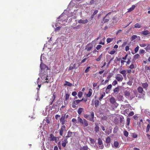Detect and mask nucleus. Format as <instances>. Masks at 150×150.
I'll return each instance as SVG.
<instances>
[{
  "mask_svg": "<svg viewBox=\"0 0 150 150\" xmlns=\"http://www.w3.org/2000/svg\"><path fill=\"white\" fill-rule=\"evenodd\" d=\"M78 122L81 124L83 125L85 127L88 126V121L85 119H82L80 117H78Z\"/></svg>",
  "mask_w": 150,
  "mask_h": 150,
  "instance_id": "1",
  "label": "nucleus"
},
{
  "mask_svg": "<svg viewBox=\"0 0 150 150\" xmlns=\"http://www.w3.org/2000/svg\"><path fill=\"white\" fill-rule=\"evenodd\" d=\"M126 98L129 99H132L134 97V95L130 94V92L129 91H125L124 92Z\"/></svg>",
  "mask_w": 150,
  "mask_h": 150,
  "instance_id": "2",
  "label": "nucleus"
},
{
  "mask_svg": "<svg viewBox=\"0 0 150 150\" xmlns=\"http://www.w3.org/2000/svg\"><path fill=\"white\" fill-rule=\"evenodd\" d=\"M139 93L142 94L140 96V98H142L143 97V96L145 94V92L143 91V88L141 86H139L137 89Z\"/></svg>",
  "mask_w": 150,
  "mask_h": 150,
  "instance_id": "3",
  "label": "nucleus"
},
{
  "mask_svg": "<svg viewBox=\"0 0 150 150\" xmlns=\"http://www.w3.org/2000/svg\"><path fill=\"white\" fill-rule=\"evenodd\" d=\"M60 120L61 124L62 125H64L65 122L67 121L65 120V114H63L62 115Z\"/></svg>",
  "mask_w": 150,
  "mask_h": 150,
  "instance_id": "4",
  "label": "nucleus"
},
{
  "mask_svg": "<svg viewBox=\"0 0 150 150\" xmlns=\"http://www.w3.org/2000/svg\"><path fill=\"white\" fill-rule=\"evenodd\" d=\"M115 78L118 81H122L123 79L122 76L120 74H117L115 76Z\"/></svg>",
  "mask_w": 150,
  "mask_h": 150,
  "instance_id": "5",
  "label": "nucleus"
},
{
  "mask_svg": "<svg viewBox=\"0 0 150 150\" xmlns=\"http://www.w3.org/2000/svg\"><path fill=\"white\" fill-rule=\"evenodd\" d=\"M66 127L64 125H62L61 129L59 130V133L60 136H62L63 135V132L64 131H66Z\"/></svg>",
  "mask_w": 150,
  "mask_h": 150,
  "instance_id": "6",
  "label": "nucleus"
},
{
  "mask_svg": "<svg viewBox=\"0 0 150 150\" xmlns=\"http://www.w3.org/2000/svg\"><path fill=\"white\" fill-rule=\"evenodd\" d=\"M99 148L101 149H103L104 147L103 144V143L102 140L100 138H99L98 139V143Z\"/></svg>",
  "mask_w": 150,
  "mask_h": 150,
  "instance_id": "7",
  "label": "nucleus"
},
{
  "mask_svg": "<svg viewBox=\"0 0 150 150\" xmlns=\"http://www.w3.org/2000/svg\"><path fill=\"white\" fill-rule=\"evenodd\" d=\"M80 102L79 100H74L72 103V107L75 108L76 107V105H77Z\"/></svg>",
  "mask_w": 150,
  "mask_h": 150,
  "instance_id": "8",
  "label": "nucleus"
},
{
  "mask_svg": "<svg viewBox=\"0 0 150 150\" xmlns=\"http://www.w3.org/2000/svg\"><path fill=\"white\" fill-rule=\"evenodd\" d=\"M49 139L50 141H55L57 142V137L54 136L52 134H50V137H49Z\"/></svg>",
  "mask_w": 150,
  "mask_h": 150,
  "instance_id": "9",
  "label": "nucleus"
},
{
  "mask_svg": "<svg viewBox=\"0 0 150 150\" xmlns=\"http://www.w3.org/2000/svg\"><path fill=\"white\" fill-rule=\"evenodd\" d=\"M110 102L112 104H115V105L116 107L118 106V104L116 102L115 98L113 97H111L110 99Z\"/></svg>",
  "mask_w": 150,
  "mask_h": 150,
  "instance_id": "10",
  "label": "nucleus"
},
{
  "mask_svg": "<svg viewBox=\"0 0 150 150\" xmlns=\"http://www.w3.org/2000/svg\"><path fill=\"white\" fill-rule=\"evenodd\" d=\"M88 116L87 120L91 121H93L94 117L93 112H92L91 114L89 115Z\"/></svg>",
  "mask_w": 150,
  "mask_h": 150,
  "instance_id": "11",
  "label": "nucleus"
},
{
  "mask_svg": "<svg viewBox=\"0 0 150 150\" xmlns=\"http://www.w3.org/2000/svg\"><path fill=\"white\" fill-rule=\"evenodd\" d=\"M111 12H110L108 14H107L106 16L103 18V21H102V22L103 23H104L106 22H107L109 21V19H105L106 17L108 15L111 14Z\"/></svg>",
  "mask_w": 150,
  "mask_h": 150,
  "instance_id": "12",
  "label": "nucleus"
},
{
  "mask_svg": "<svg viewBox=\"0 0 150 150\" xmlns=\"http://www.w3.org/2000/svg\"><path fill=\"white\" fill-rule=\"evenodd\" d=\"M76 133V132H72L70 131H69L68 132L67 136L66 137V139H67L68 138L71 137L73 134L75 135Z\"/></svg>",
  "mask_w": 150,
  "mask_h": 150,
  "instance_id": "13",
  "label": "nucleus"
},
{
  "mask_svg": "<svg viewBox=\"0 0 150 150\" xmlns=\"http://www.w3.org/2000/svg\"><path fill=\"white\" fill-rule=\"evenodd\" d=\"M78 21L79 23L84 24L87 23L88 22V20L87 19H85V20L80 19Z\"/></svg>",
  "mask_w": 150,
  "mask_h": 150,
  "instance_id": "14",
  "label": "nucleus"
},
{
  "mask_svg": "<svg viewBox=\"0 0 150 150\" xmlns=\"http://www.w3.org/2000/svg\"><path fill=\"white\" fill-rule=\"evenodd\" d=\"M142 86L145 90H146L148 86V84L147 82H145L142 84Z\"/></svg>",
  "mask_w": 150,
  "mask_h": 150,
  "instance_id": "15",
  "label": "nucleus"
},
{
  "mask_svg": "<svg viewBox=\"0 0 150 150\" xmlns=\"http://www.w3.org/2000/svg\"><path fill=\"white\" fill-rule=\"evenodd\" d=\"M40 67L41 69H44L47 68V66L44 63L41 62L40 64Z\"/></svg>",
  "mask_w": 150,
  "mask_h": 150,
  "instance_id": "16",
  "label": "nucleus"
},
{
  "mask_svg": "<svg viewBox=\"0 0 150 150\" xmlns=\"http://www.w3.org/2000/svg\"><path fill=\"white\" fill-rule=\"evenodd\" d=\"M68 142V141L67 140V139H64V140L62 141V146L64 147H65L66 144Z\"/></svg>",
  "mask_w": 150,
  "mask_h": 150,
  "instance_id": "17",
  "label": "nucleus"
},
{
  "mask_svg": "<svg viewBox=\"0 0 150 150\" xmlns=\"http://www.w3.org/2000/svg\"><path fill=\"white\" fill-rule=\"evenodd\" d=\"M141 33L145 35H146L150 34V32L147 30L143 31Z\"/></svg>",
  "mask_w": 150,
  "mask_h": 150,
  "instance_id": "18",
  "label": "nucleus"
},
{
  "mask_svg": "<svg viewBox=\"0 0 150 150\" xmlns=\"http://www.w3.org/2000/svg\"><path fill=\"white\" fill-rule=\"evenodd\" d=\"M130 118H129V117H127L126 122V125H127L126 127H127V128H128V127H129V124L130 122Z\"/></svg>",
  "mask_w": 150,
  "mask_h": 150,
  "instance_id": "19",
  "label": "nucleus"
},
{
  "mask_svg": "<svg viewBox=\"0 0 150 150\" xmlns=\"http://www.w3.org/2000/svg\"><path fill=\"white\" fill-rule=\"evenodd\" d=\"M112 87V86L111 84L107 86V87L106 89V90H105V92L106 93H108V92H109V91H108V90L110 89Z\"/></svg>",
  "mask_w": 150,
  "mask_h": 150,
  "instance_id": "20",
  "label": "nucleus"
},
{
  "mask_svg": "<svg viewBox=\"0 0 150 150\" xmlns=\"http://www.w3.org/2000/svg\"><path fill=\"white\" fill-rule=\"evenodd\" d=\"M120 73L122 74L123 76L125 77L126 76V71L125 70H123L120 71Z\"/></svg>",
  "mask_w": 150,
  "mask_h": 150,
  "instance_id": "21",
  "label": "nucleus"
},
{
  "mask_svg": "<svg viewBox=\"0 0 150 150\" xmlns=\"http://www.w3.org/2000/svg\"><path fill=\"white\" fill-rule=\"evenodd\" d=\"M135 7V6L134 5H132V6L130 8L128 9L127 12H130L133 10Z\"/></svg>",
  "mask_w": 150,
  "mask_h": 150,
  "instance_id": "22",
  "label": "nucleus"
},
{
  "mask_svg": "<svg viewBox=\"0 0 150 150\" xmlns=\"http://www.w3.org/2000/svg\"><path fill=\"white\" fill-rule=\"evenodd\" d=\"M66 83L64 84V86H68L69 87H71L72 86V84L71 83H70L69 82L67 81H65Z\"/></svg>",
  "mask_w": 150,
  "mask_h": 150,
  "instance_id": "23",
  "label": "nucleus"
},
{
  "mask_svg": "<svg viewBox=\"0 0 150 150\" xmlns=\"http://www.w3.org/2000/svg\"><path fill=\"white\" fill-rule=\"evenodd\" d=\"M83 111L84 109L82 108H80L79 109L78 112L79 115H80L81 113Z\"/></svg>",
  "mask_w": 150,
  "mask_h": 150,
  "instance_id": "24",
  "label": "nucleus"
},
{
  "mask_svg": "<svg viewBox=\"0 0 150 150\" xmlns=\"http://www.w3.org/2000/svg\"><path fill=\"white\" fill-rule=\"evenodd\" d=\"M137 66L136 65H134L133 64H132L129 66V68L130 69H135L136 68Z\"/></svg>",
  "mask_w": 150,
  "mask_h": 150,
  "instance_id": "25",
  "label": "nucleus"
},
{
  "mask_svg": "<svg viewBox=\"0 0 150 150\" xmlns=\"http://www.w3.org/2000/svg\"><path fill=\"white\" fill-rule=\"evenodd\" d=\"M92 90L91 89H89L88 93L87 94V97H89L91 96L92 93Z\"/></svg>",
  "mask_w": 150,
  "mask_h": 150,
  "instance_id": "26",
  "label": "nucleus"
},
{
  "mask_svg": "<svg viewBox=\"0 0 150 150\" xmlns=\"http://www.w3.org/2000/svg\"><path fill=\"white\" fill-rule=\"evenodd\" d=\"M119 146V143L117 141H115L114 142V146L115 147V148H117Z\"/></svg>",
  "mask_w": 150,
  "mask_h": 150,
  "instance_id": "27",
  "label": "nucleus"
},
{
  "mask_svg": "<svg viewBox=\"0 0 150 150\" xmlns=\"http://www.w3.org/2000/svg\"><path fill=\"white\" fill-rule=\"evenodd\" d=\"M134 28H140L141 27V26L138 23H137L134 25Z\"/></svg>",
  "mask_w": 150,
  "mask_h": 150,
  "instance_id": "28",
  "label": "nucleus"
},
{
  "mask_svg": "<svg viewBox=\"0 0 150 150\" xmlns=\"http://www.w3.org/2000/svg\"><path fill=\"white\" fill-rule=\"evenodd\" d=\"M129 111V110L128 109H126L125 110L122 111V113H123V114L125 115H127L128 114V112Z\"/></svg>",
  "mask_w": 150,
  "mask_h": 150,
  "instance_id": "29",
  "label": "nucleus"
},
{
  "mask_svg": "<svg viewBox=\"0 0 150 150\" xmlns=\"http://www.w3.org/2000/svg\"><path fill=\"white\" fill-rule=\"evenodd\" d=\"M113 40V38H108L106 40V41L107 42V43H109L111 42Z\"/></svg>",
  "mask_w": 150,
  "mask_h": 150,
  "instance_id": "30",
  "label": "nucleus"
},
{
  "mask_svg": "<svg viewBox=\"0 0 150 150\" xmlns=\"http://www.w3.org/2000/svg\"><path fill=\"white\" fill-rule=\"evenodd\" d=\"M69 95L68 93L66 94L65 97V100L66 101H67V100L69 99Z\"/></svg>",
  "mask_w": 150,
  "mask_h": 150,
  "instance_id": "31",
  "label": "nucleus"
},
{
  "mask_svg": "<svg viewBox=\"0 0 150 150\" xmlns=\"http://www.w3.org/2000/svg\"><path fill=\"white\" fill-rule=\"evenodd\" d=\"M145 49L146 51H148L149 50H150V44H148V45L147 46V47L145 48Z\"/></svg>",
  "mask_w": 150,
  "mask_h": 150,
  "instance_id": "32",
  "label": "nucleus"
},
{
  "mask_svg": "<svg viewBox=\"0 0 150 150\" xmlns=\"http://www.w3.org/2000/svg\"><path fill=\"white\" fill-rule=\"evenodd\" d=\"M119 91V89L118 87H116L114 90V92L115 93H117Z\"/></svg>",
  "mask_w": 150,
  "mask_h": 150,
  "instance_id": "33",
  "label": "nucleus"
},
{
  "mask_svg": "<svg viewBox=\"0 0 150 150\" xmlns=\"http://www.w3.org/2000/svg\"><path fill=\"white\" fill-rule=\"evenodd\" d=\"M110 139L109 137H108L106 140V143L108 144L110 143Z\"/></svg>",
  "mask_w": 150,
  "mask_h": 150,
  "instance_id": "34",
  "label": "nucleus"
},
{
  "mask_svg": "<svg viewBox=\"0 0 150 150\" xmlns=\"http://www.w3.org/2000/svg\"><path fill=\"white\" fill-rule=\"evenodd\" d=\"M83 95V93L81 91H79L78 94V96L79 98H81Z\"/></svg>",
  "mask_w": 150,
  "mask_h": 150,
  "instance_id": "35",
  "label": "nucleus"
},
{
  "mask_svg": "<svg viewBox=\"0 0 150 150\" xmlns=\"http://www.w3.org/2000/svg\"><path fill=\"white\" fill-rule=\"evenodd\" d=\"M56 97V95L55 94V93H54L53 94V96H52V100L54 101Z\"/></svg>",
  "mask_w": 150,
  "mask_h": 150,
  "instance_id": "36",
  "label": "nucleus"
},
{
  "mask_svg": "<svg viewBox=\"0 0 150 150\" xmlns=\"http://www.w3.org/2000/svg\"><path fill=\"white\" fill-rule=\"evenodd\" d=\"M124 134L126 137H127L128 136V133L127 131H125L124 132Z\"/></svg>",
  "mask_w": 150,
  "mask_h": 150,
  "instance_id": "37",
  "label": "nucleus"
},
{
  "mask_svg": "<svg viewBox=\"0 0 150 150\" xmlns=\"http://www.w3.org/2000/svg\"><path fill=\"white\" fill-rule=\"evenodd\" d=\"M88 147L87 146H85L81 149V150H88Z\"/></svg>",
  "mask_w": 150,
  "mask_h": 150,
  "instance_id": "38",
  "label": "nucleus"
},
{
  "mask_svg": "<svg viewBox=\"0 0 150 150\" xmlns=\"http://www.w3.org/2000/svg\"><path fill=\"white\" fill-rule=\"evenodd\" d=\"M140 57V56L138 54H137L134 56V58L135 59H138Z\"/></svg>",
  "mask_w": 150,
  "mask_h": 150,
  "instance_id": "39",
  "label": "nucleus"
},
{
  "mask_svg": "<svg viewBox=\"0 0 150 150\" xmlns=\"http://www.w3.org/2000/svg\"><path fill=\"white\" fill-rule=\"evenodd\" d=\"M137 38V36L136 35H134L132 36L131 38L132 40H134L136 39Z\"/></svg>",
  "mask_w": 150,
  "mask_h": 150,
  "instance_id": "40",
  "label": "nucleus"
},
{
  "mask_svg": "<svg viewBox=\"0 0 150 150\" xmlns=\"http://www.w3.org/2000/svg\"><path fill=\"white\" fill-rule=\"evenodd\" d=\"M95 131L97 132L99 131V127L97 125H96V127H95Z\"/></svg>",
  "mask_w": 150,
  "mask_h": 150,
  "instance_id": "41",
  "label": "nucleus"
},
{
  "mask_svg": "<svg viewBox=\"0 0 150 150\" xmlns=\"http://www.w3.org/2000/svg\"><path fill=\"white\" fill-rule=\"evenodd\" d=\"M95 106H97L98 105L99 101L98 100H96L94 102Z\"/></svg>",
  "mask_w": 150,
  "mask_h": 150,
  "instance_id": "42",
  "label": "nucleus"
},
{
  "mask_svg": "<svg viewBox=\"0 0 150 150\" xmlns=\"http://www.w3.org/2000/svg\"><path fill=\"white\" fill-rule=\"evenodd\" d=\"M139 47L138 46H137L134 49L135 53H136L139 50Z\"/></svg>",
  "mask_w": 150,
  "mask_h": 150,
  "instance_id": "43",
  "label": "nucleus"
},
{
  "mask_svg": "<svg viewBox=\"0 0 150 150\" xmlns=\"http://www.w3.org/2000/svg\"><path fill=\"white\" fill-rule=\"evenodd\" d=\"M150 128V125L149 124L148 125L147 127V128H146V132H147L149 131Z\"/></svg>",
  "mask_w": 150,
  "mask_h": 150,
  "instance_id": "44",
  "label": "nucleus"
},
{
  "mask_svg": "<svg viewBox=\"0 0 150 150\" xmlns=\"http://www.w3.org/2000/svg\"><path fill=\"white\" fill-rule=\"evenodd\" d=\"M92 48V47H88V45H87L86 47V49L88 51H90L91 50Z\"/></svg>",
  "mask_w": 150,
  "mask_h": 150,
  "instance_id": "45",
  "label": "nucleus"
},
{
  "mask_svg": "<svg viewBox=\"0 0 150 150\" xmlns=\"http://www.w3.org/2000/svg\"><path fill=\"white\" fill-rule=\"evenodd\" d=\"M117 81L115 80L113 81L112 84V85L115 86L116 84H117Z\"/></svg>",
  "mask_w": 150,
  "mask_h": 150,
  "instance_id": "46",
  "label": "nucleus"
},
{
  "mask_svg": "<svg viewBox=\"0 0 150 150\" xmlns=\"http://www.w3.org/2000/svg\"><path fill=\"white\" fill-rule=\"evenodd\" d=\"M140 46L142 47H146L147 45L146 44L140 43L139 44Z\"/></svg>",
  "mask_w": 150,
  "mask_h": 150,
  "instance_id": "47",
  "label": "nucleus"
},
{
  "mask_svg": "<svg viewBox=\"0 0 150 150\" xmlns=\"http://www.w3.org/2000/svg\"><path fill=\"white\" fill-rule=\"evenodd\" d=\"M115 52V51L114 50H112L110 51V52H108V53L110 54H114Z\"/></svg>",
  "mask_w": 150,
  "mask_h": 150,
  "instance_id": "48",
  "label": "nucleus"
},
{
  "mask_svg": "<svg viewBox=\"0 0 150 150\" xmlns=\"http://www.w3.org/2000/svg\"><path fill=\"white\" fill-rule=\"evenodd\" d=\"M45 77H46V79H45V80H47L46 81H45L44 82V83H50V81L49 80H48V79L46 77V75H45Z\"/></svg>",
  "mask_w": 150,
  "mask_h": 150,
  "instance_id": "49",
  "label": "nucleus"
},
{
  "mask_svg": "<svg viewBox=\"0 0 150 150\" xmlns=\"http://www.w3.org/2000/svg\"><path fill=\"white\" fill-rule=\"evenodd\" d=\"M132 136L133 138H137V135L134 133H132Z\"/></svg>",
  "mask_w": 150,
  "mask_h": 150,
  "instance_id": "50",
  "label": "nucleus"
},
{
  "mask_svg": "<svg viewBox=\"0 0 150 150\" xmlns=\"http://www.w3.org/2000/svg\"><path fill=\"white\" fill-rule=\"evenodd\" d=\"M145 52V50L143 49L140 50H139V54H142L144 53Z\"/></svg>",
  "mask_w": 150,
  "mask_h": 150,
  "instance_id": "51",
  "label": "nucleus"
},
{
  "mask_svg": "<svg viewBox=\"0 0 150 150\" xmlns=\"http://www.w3.org/2000/svg\"><path fill=\"white\" fill-rule=\"evenodd\" d=\"M134 114V112L133 111L130 112L128 114L129 116H131L133 115Z\"/></svg>",
  "mask_w": 150,
  "mask_h": 150,
  "instance_id": "52",
  "label": "nucleus"
},
{
  "mask_svg": "<svg viewBox=\"0 0 150 150\" xmlns=\"http://www.w3.org/2000/svg\"><path fill=\"white\" fill-rule=\"evenodd\" d=\"M102 58V54H101L99 57H98V58L97 59H96V60L97 61H99Z\"/></svg>",
  "mask_w": 150,
  "mask_h": 150,
  "instance_id": "53",
  "label": "nucleus"
},
{
  "mask_svg": "<svg viewBox=\"0 0 150 150\" xmlns=\"http://www.w3.org/2000/svg\"><path fill=\"white\" fill-rule=\"evenodd\" d=\"M72 121L75 124H76L77 123L76 120L75 118H73L72 119Z\"/></svg>",
  "mask_w": 150,
  "mask_h": 150,
  "instance_id": "54",
  "label": "nucleus"
},
{
  "mask_svg": "<svg viewBox=\"0 0 150 150\" xmlns=\"http://www.w3.org/2000/svg\"><path fill=\"white\" fill-rule=\"evenodd\" d=\"M102 47V46L100 45H98L96 47L97 50H99Z\"/></svg>",
  "mask_w": 150,
  "mask_h": 150,
  "instance_id": "55",
  "label": "nucleus"
},
{
  "mask_svg": "<svg viewBox=\"0 0 150 150\" xmlns=\"http://www.w3.org/2000/svg\"><path fill=\"white\" fill-rule=\"evenodd\" d=\"M90 68V67H88L86 69V70H85V73H87L89 71V69Z\"/></svg>",
  "mask_w": 150,
  "mask_h": 150,
  "instance_id": "56",
  "label": "nucleus"
},
{
  "mask_svg": "<svg viewBox=\"0 0 150 150\" xmlns=\"http://www.w3.org/2000/svg\"><path fill=\"white\" fill-rule=\"evenodd\" d=\"M77 93L76 91L73 92L72 93V95L73 96H75L77 95Z\"/></svg>",
  "mask_w": 150,
  "mask_h": 150,
  "instance_id": "57",
  "label": "nucleus"
},
{
  "mask_svg": "<svg viewBox=\"0 0 150 150\" xmlns=\"http://www.w3.org/2000/svg\"><path fill=\"white\" fill-rule=\"evenodd\" d=\"M60 117V115H56L55 116V119L57 120L58 119V118L59 117Z\"/></svg>",
  "mask_w": 150,
  "mask_h": 150,
  "instance_id": "58",
  "label": "nucleus"
},
{
  "mask_svg": "<svg viewBox=\"0 0 150 150\" xmlns=\"http://www.w3.org/2000/svg\"><path fill=\"white\" fill-rule=\"evenodd\" d=\"M129 50V47L128 46H126L125 47V50L126 51H128Z\"/></svg>",
  "mask_w": 150,
  "mask_h": 150,
  "instance_id": "59",
  "label": "nucleus"
},
{
  "mask_svg": "<svg viewBox=\"0 0 150 150\" xmlns=\"http://www.w3.org/2000/svg\"><path fill=\"white\" fill-rule=\"evenodd\" d=\"M126 108L125 105H122L121 107V109L124 110Z\"/></svg>",
  "mask_w": 150,
  "mask_h": 150,
  "instance_id": "60",
  "label": "nucleus"
},
{
  "mask_svg": "<svg viewBox=\"0 0 150 150\" xmlns=\"http://www.w3.org/2000/svg\"><path fill=\"white\" fill-rule=\"evenodd\" d=\"M138 117H139V116L137 115H135L134 116H133V118L135 119H137L138 118Z\"/></svg>",
  "mask_w": 150,
  "mask_h": 150,
  "instance_id": "61",
  "label": "nucleus"
},
{
  "mask_svg": "<svg viewBox=\"0 0 150 150\" xmlns=\"http://www.w3.org/2000/svg\"><path fill=\"white\" fill-rule=\"evenodd\" d=\"M86 58H85L84 59H83L81 61V63H83L86 60Z\"/></svg>",
  "mask_w": 150,
  "mask_h": 150,
  "instance_id": "62",
  "label": "nucleus"
},
{
  "mask_svg": "<svg viewBox=\"0 0 150 150\" xmlns=\"http://www.w3.org/2000/svg\"><path fill=\"white\" fill-rule=\"evenodd\" d=\"M126 108H129L130 107V105L129 104H127L126 105H125Z\"/></svg>",
  "mask_w": 150,
  "mask_h": 150,
  "instance_id": "63",
  "label": "nucleus"
},
{
  "mask_svg": "<svg viewBox=\"0 0 150 150\" xmlns=\"http://www.w3.org/2000/svg\"><path fill=\"white\" fill-rule=\"evenodd\" d=\"M73 69H74L73 67L71 66H70L68 68V70L69 71H70Z\"/></svg>",
  "mask_w": 150,
  "mask_h": 150,
  "instance_id": "64",
  "label": "nucleus"
}]
</instances>
